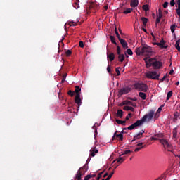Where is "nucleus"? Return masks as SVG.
Returning <instances> with one entry per match:
<instances>
[{
	"label": "nucleus",
	"instance_id": "1",
	"mask_svg": "<svg viewBox=\"0 0 180 180\" xmlns=\"http://www.w3.org/2000/svg\"><path fill=\"white\" fill-rule=\"evenodd\" d=\"M153 117H154V113H149L145 115L141 120H137L135 123L132 124L129 127H127L128 130H134L136 127H139L140 126H143L146 122H150L153 120Z\"/></svg>",
	"mask_w": 180,
	"mask_h": 180
},
{
	"label": "nucleus",
	"instance_id": "2",
	"mask_svg": "<svg viewBox=\"0 0 180 180\" xmlns=\"http://www.w3.org/2000/svg\"><path fill=\"white\" fill-rule=\"evenodd\" d=\"M153 117H154V113H149L145 115L141 120H137L135 123L132 124L129 127H127L128 130H134L136 127H139L140 126H143L146 122H150L153 120Z\"/></svg>",
	"mask_w": 180,
	"mask_h": 180
},
{
	"label": "nucleus",
	"instance_id": "3",
	"mask_svg": "<svg viewBox=\"0 0 180 180\" xmlns=\"http://www.w3.org/2000/svg\"><path fill=\"white\" fill-rule=\"evenodd\" d=\"M146 63V68H150V67H153L154 70H160L162 67V62L157 60L155 58L146 57L143 59Z\"/></svg>",
	"mask_w": 180,
	"mask_h": 180
},
{
	"label": "nucleus",
	"instance_id": "4",
	"mask_svg": "<svg viewBox=\"0 0 180 180\" xmlns=\"http://www.w3.org/2000/svg\"><path fill=\"white\" fill-rule=\"evenodd\" d=\"M135 53L136 56H146V57H151L153 54V49L148 45H144L142 47L136 48Z\"/></svg>",
	"mask_w": 180,
	"mask_h": 180
},
{
	"label": "nucleus",
	"instance_id": "5",
	"mask_svg": "<svg viewBox=\"0 0 180 180\" xmlns=\"http://www.w3.org/2000/svg\"><path fill=\"white\" fill-rule=\"evenodd\" d=\"M150 139L151 140H159L161 145L163 146L165 149H167V151L172 152V145H171L169 143H168L167 140H165L164 139H160L157 138V136H152L150 138Z\"/></svg>",
	"mask_w": 180,
	"mask_h": 180
},
{
	"label": "nucleus",
	"instance_id": "6",
	"mask_svg": "<svg viewBox=\"0 0 180 180\" xmlns=\"http://www.w3.org/2000/svg\"><path fill=\"white\" fill-rule=\"evenodd\" d=\"M79 92H81V88L79 87V86H76L75 92H73V94H76L75 101V103L78 105V106H81V104L82 103V102L81 101V94H79Z\"/></svg>",
	"mask_w": 180,
	"mask_h": 180
},
{
	"label": "nucleus",
	"instance_id": "7",
	"mask_svg": "<svg viewBox=\"0 0 180 180\" xmlns=\"http://www.w3.org/2000/svg\"><path fill=\"white\" fill-rule=\"evenodd\" d=\"M146 75L150 79H160V73L157 72V71H149Z\"/></svg>",
	"mask_w": 180,
	"mask_h": 180
},
{
	"label": "nucleus",
	"instance_id": "8",
	"mask_svg": "<svg viewBox=\"0 0 180 180\" xmlns=\"http://www.w3.org/2000/svg\"><path fill=\"white\" fill-rule=\"evenodd\" d=\"M136 89L142 91V92H147L148 91V86L144 83H138L135 85Z\"/></svg>",
	"mask_w": 180,
	"mask_h": 180
},
{
	"label": "nucleus",
	"instance_id": "9",
	"mask_svg": "<svg viewBox=\"0 0 180 180\" xmlns=\"http://www.w3.org/2000/svg\"><path fill=\"white\" fill-rule=\"evenodd\" d=\"M131 91V88L129 86L123 87L120 89L118 91L119 96H122V95H126V94H129Z\"/></svg>",
	"mask_w": 180,
	"mask_h": 180
},
{
	"label": "nucleus",
	"instance_id": "10",
	"mask_svg": "<svg viewBox=\"0 0 180 180\" xmlns=\"http://www.w3.org/2000/svg\"><path fill=\"white\" fill-rule=\"evenodd\" d=\"M85 172H86V169L84 172L81 171V169H79V170L77 171V172L76 173V174H75V179H77V180H82V179H81V176H82V175H85Z\"/></svg>",
	"mask_w": 180,
	"mask_h": 180
},
{
	"label": "nucleus",
	"instance_id": "11",
	"mask_svg": "<svg viewBox=\"0 0 180 180\" xmlns=\"http://www.w3.org/2000/svg\"><path fill=\"white\" fill-rule=\"evenodd\" d=\"M124 105H131V106H133L134 108H136V106H137V104L136 103H133L129 100H125L120 103V106H124Z\"/></svg>",
	"mask_w": 180,
	"mask_h": 180
},
{
	"label": "nucleus",
	"instance_id": "12",
	"mask_svg": "<svg viewBox=\"0 0 180 180\" xmlns=\"http://www.w3.org/2000/svg\"><path fill=\"white\" fill-rule=\"evenodd\" d=\"M125 160L126 158L123 157V154H121L120 155V157L117 159H115V160H113L112 165L115 164L116 161L117 162H118V164H122V162H123Z\"/></svg>",
	"mask_w": 180,
	"mask_h": 180
},
{
	"label": "nucleus",
	"instance_id": "13",
	"mask_svg": "<svg viewBox=\"0 0 180 180\" xmlns=\"http://www.w3.org/2000/svg\"><path fill=\"white\" fill-rule=\"evenodd\" d=\"M116 137H118L120 141H123V134L121 133L117 134V131L114 133V135L112 136V140H116Z\"/></svg>",
	"mask_w": 180,
	"mask_h": 180
},
{
	"label": "nucleus",
	"instance_id": "14",
	"mask_svg": "<svg viewBox=\"0 0 180 180\" xmlns=\"http://www.w3.org/2000/svg\"><path fill=\"white\" fill-rule=\"evenodd\" d=\"M143 134H144V130H142L141 132H139L136 135H135L133 138L132 141H136V140H139V139H141V137H143Z\"/></svg>",
	"mask_w": 180,
	"mask_h": 180
},
{
	"label": "nucleus",
	"instance_id": "15",
	"mask_svg": "<svg viewBox=\"0 0 180 180\" xmlns=\"http://www.w3.org/2000/svg\"><path fill=\"white\" fill-rule=\"evenodd\" d=\"M160 49H167L168 46L165 45V41L162 39L158 44H157Z\"/></svg>",
	"mask_w": 180,
	"mask_h": 180
},
{
	"label": "nucleus",
	"instance_id": "16",
	"mask_svg": "<svg viewBox=\"0 0 180 180\" xmlns=\"http://www.w3.org/2000/svg\"><path fill=\"white\" fill-rule=\"evenodd\" d=\"M120 42L121 45L122 46L123 49H129V46L127 45V42H126V40L123 39H120Z\"/></svg>",
	"mask_w": 180,
	"mask_h": 180
},
{
	"label": "nucleus",
	"instance_id": "17",
	"mask_svg": "<svg viewBox=\"0 0 180 180\" xmlns=\"http://www.w3.org/2000/svg\"><path fill=\"white\" fill-rule=\"evenodd\" d=\"M130 5L131 8H136L139 6V0H131Z\"/></svg>",
	"mask_w": 180,
	"mask_h": 180
},
{
	"label": "nucleus",
	"instance_id": "18",
	"mask_svg": "<svg viewBox=\"0 0 180 180\" xmlns=\"http://www.w3.org/2000/svg\"><path fill=\"white\" fill-rule=\"evenodd\" d=\"M107 57L109 58V60L112 62L115 60V53H110L109 54V52H107Z\"/></svg>",
	"mask_w": 180,
	"mask_h": 180
},
{
	"label": "nucleus",
	"instance_id": "19",
	"mask_svg": "<svg viewBox=\"0 0 180 180\" xmlns=\"http://www.w3.org/2000/svg\"><path fill=\"white\" fill-rule=\"evenodd\" d=\"M98 153H99V150H98V149H96V148L91 149V150H90V155L91 157H95V155L98 154Z\"/></svg>",
	"mask_w": 180,
	"mask_h": 180
},
{
	"label": "nucleus",
	"instance_id": "20",
	"mask_svg": "<svg viewBox=\"0 0 180 180\" xmlns=\"http://www.w3.org/2000/svg\"><path fill=\"white\" fill-rule=\"evenodd\" d=\"M124 110H127V112H129V110H130L131 112H134V108L133 107H130L129 105H124L123 107Z\"/></svg>",
	"mask_w": 180,
	"mask_h": 180
},
{
	"label": "nucleus",
	"instance_id": "21",
	"mask_svg": "<svg viewBox=\"0 0 180 180\" xmlns=\"http://www.w3.org/2000/svg\"><path fill=\"white\" fill-rule=\"evenodd\" d=\"M124 114L123 113H115L114 117L115 119H123Z\"/></svg>",
	"mask_w": 180,
	"mask_h": 180
},
{
	"label": "nucleus",
	"instance_id": "22",
	"mask_svg": "<svg viewBox=\"0 0 180 180\" xmlns=\"http://www.w3.org/2000/svg\"><path fill=\"white\" fill-rule=\"evenodd\" d=\"M139 95L143 101H146V99H147V94H146V93L141 91L139 93Z\"/></svg>",
	"mask_w": 180,
	"mask_h": 180
},
{
	"label": "nucleus",
	"instance_id": "23",
	"mask_svg": "<svg viewBox=\"0 0 180 180\" xmlns=\"http://www.w3.org/2000/svg\"><path fill=\"white\" fill-rule=\"evenodd\" d=\"M110 39L111 42L115 44V46H117V43L116 42V37H115V36H110Z\"/></svg>",
	"mask_w": 180,
	"mask_h": 180
},
{
	"label": "nucleus",
	"instance_id": "24",
	"mask_svg": "<svg viewBox=\"0 0 180 180\" xmlns=\"http://www.w3.org/2000/svg\"><path fill=\"white\" fill-rule=\"evenodd\" d=\"M118 56H118L119 61H120L121 63H123L125 58L124 55L120 53L118 54Z\"/></svg>",
	"mask_w": 180,
	"mask_h": 180
},
{
	"label": "nucleus",
	"instance_id": "25",
	"mask_svg": "<svg viewBox=\"0 0 180 180\" xmlns=\"http://www.w3.org/2000/svg\"><path fill=\"white\" fill-rule=\"evenodd\" d=\"M115 122H116V123H117V124L124 125L126 124V120H120L119 119H116Z\"/></svg>",
	"mask_w": 180,
	"mask_h": 180
},
{
	"label": "nucleus",
	"instance_id": "26",
	"mask_svg": "<svg viewBox=\"0 0 180 180\" xmlns=\"http://www.w3.org/2000/svg\"><path fill=\"white\" fill-rule=\"evenodd\" d=\"M133 12V8H127L123 11L124 15H127L128 13H131Z\"/></svg>",
	"mask_w": 180,
	"mask_h": 180
},
{
	"label": "nucleus",
	"instance_id": "27",
	"mask_svg": "<svg viewBox=\"0 0 180 180\" xmlns=\"http://www.w3.org/2000/svg\"><path fill=\"white\" fill-rule=\"evenodd\" d=\"M141 19L143 22V25L144 26H147V22H148V19H147V18H146V17H142Z\"/></svg>",
	"mask_w": 180,
	"mask_h": 180
},
{
	"label": "nucleus",
	"instance_id": "28",
	"mask_svg": "<svg viewBox=\"0 0 180 180\" xmlns=\"http://www.w3.org/2000/svg\"><path fill=\"white\" fill-rule=\"evenodd\" d=\"M164 105H162L157 110L156 113H161V112H165V110H164ZM163 109V110H162Z\"/></svg>",
	"mask_w": 180,
	"mask_h": 180
},
{
	"label": "nucleus",
	"instance_id": "29",
	"mask_svg": "<svg viewBox=\"0 0 180 180\" xmlns=\"http://www.w3.org/2000/svg\"><path fill=\"white\" fill-rule=\"evenodd\" d=\"M179 44H180V39L177 40L176 41V44H175V47H176V50H178V51H180V46H179Z\"/></svg>",
	"mask_w": 180,
	"mask_h": 180
},
{
	"label": "nucleus",
	"instance_id": "30",
	"mask_svg": "<svg viewBox=\"0 0 180 180\" xmlns=\"http://www.w3.org/2000/svg\"><path fill=\"white\" fill-rule=\"evenodd\" d=\"M115 34H116V36H117V39L120 41V39H122V38H120V34H119V32H117V28H116V27L115 28Z\"/></svg>",
	"mask_w": 180,
	"mask_h": 180
},
{
	"label": "nucleus",
	"instance_id": "31",
	"mask_svg": "<svg viewBox=\"0 0 180 180\" xmlns=\"http://www.w3.org/2000/svg\"><path fill=\"white\" fill-rule=\"evenodd\" d=\"M178 117H179V113H174V122H176V120H178Z\"/></svg>",
	"mask_w": 180,
	"mask_h": 180
},
{
	"label": "nucleus",
	"instance_id": "32",
	"mask_svg": "<svg viewBox=\"0 0 180 180\" xmlns=\"http://www.w3.org/2000/svg\"><path fill=\"white\" fill-rule=\"evenodd\" d=\"M115 174V170L111 172V173L108 175V176L105 180H110L112 176Z\"/></svg>",
	"mask_w": 180,
	"mask_h": 180
},
{
	"label": "nucleus",
	"instance_id": "33",
	"mask_svg": "<svg viewBox=\"0 0 180 180\" xmlns=\"http://www.w3.org/2000/svg\"><path fill=\"white\" fill-rule=\"evenodd\" d=\"M143 11H145V12L150 11V8L148 7V5H147V4H145L143 6Z\"/></svg>",
	"mask_w": 180,
	"mask_h": 180
},
{
	"label": "nucleus",
	"instance_id": "34",
	"mask_svg": "<svg viewBox=\"0 0 180 180\" xmlns=\"http://www.w3.org/2000/svg\"><path fill=\"white\" fill-rule=\"evenodd\" d=\"M79 169H80V171H82L83 172H85V171H88V169L86 168V165L80 167Z\"/></svg>",
	"mask_w": 180,
	"mask_h": 180
},
{
	"label": "nucleus",
	"instance_id": "35",
	"mask_svg": "<svg viewBox=\"0 0 180 180\" xmlns=\"http://www.w3.org/2000/svg\"><path fill=\"white\" fill-rule=\"evenodd\" d=\"M65 54H66V57H70V56L72 54V52L71 51V50L68 49L66 51Z\"/></svg>",
	"mask_w": 180,
	"mask_h": 180
},
{
	"label": "nucleus",
	"instance_id": "36",
	"mask_svg": "<svg viewBox=\"0 0 180 180\" xmlns=\"http://www.w3.org/2000/svg\"><path fill=\"white\" fill-rule=\"evenodd\" d=\"M171 96H172V91H170L167 93V99H169L171 98Z\"/></svg>",
	"mask_w": 180,
	"mask_h": 180
},
{
	"label": "nucleus",
	"instance_id": "37",
	"mask_svg": "<svg viewBox=\"0 0 180 180\" xmlns=\"http://www.w3.org/2000/svg\"><path fill=\"white\" fill-rule=\"evenodd\" d=\"M127 54H128L129 56H133V51H131V49H128L127 50Z\"/></svg>",
	"mask_w": 180,
	"mask_h": 180
},
{
	"label": "nucleus",
	"instance_id": "38",
	"mask_svg": "<svg viewBox=\"0 0 180 180\" xmlns=\"http://www.w3.org/2000/svg\"><path fill=\"white\" fill-rule=\"evenodd\" d=\"M79 2H75V4H73L74 8H75V9H78L79 8Z\"/></svg>",
	"mask_w": 180,
	"mask_h": 180
},
{
	"label": "nucleus",
	"instance_id": "39",
	"mask_svg": "<svg viewBox=\"0 0 180 180\" xmlns=\"http://www.w3.org/2000/svg\"><path fill=\"white\" fill-rule=\"evenodd\" d=\"M170 29H171L172 33H174L175 32V25H172L170 27Z\"/></svg>",
	"mask_w": 180,
	"mask_h": 180
},
{
	"label": "nucleus",
	"instance_id": "40",
	"mask_svg": "<svg viewBox=\"0 0 180 180\" xmlns=\"http://www.w3.org/2000/svg\"><path fill=\"white\" fill-rule=\"evenodd\" d=\"M160 22H161V18H159L158 17L156 18V21H155V26L157 27V26H158V23H160Z\"/></svg>",
	"mask_w": 180,
	"mask_h": 180
},
{
	"label": "nucleus",
	"instance_id": "41",
	"mask_svg": "<svg viewBox=\"0 0 180 180\" xmlns=\"http://www.w3.org/2000/svg\"><path fill=\"white\" fill-rule=\"evenodd\" d=\"M133 117V114L129 113L128 115L125 117V120H129V118Z\"/></svg>",
	"mask_w": 180,
	"mask_h": 180
},
{
	"label": "nucleus",
	"instance_id": "42",
	"mask_svg": "<svg viewBox=\"0 0 180 180\" xmlns=\"http://www.w3.org/2000/svg\"><path fill=\"white\" fill-rule=\"evenodd\" d=\"M103 174V172L99 173V174H98V176H97V178H96V180H99V179H101V178H102V174Z\"/></svg>",
	"mask_w": 180,
	"mask_h": 180
},
{
	"label": "nucleus",
	"instance_id": "43",
	"mask_svg": "<svg viewBox=\"0 0 180 180\" xmlns=\"http://www.w3.org/2000/svg\"><path fill=\"white\" fill-rule=\"evenodd\" d=\"M131 150H128L124 151V153L122 154H123V155H124L131 154Z\"/></svg>",
	"mask_w": 180,
	"mask_h": 180
},
{
	"label": "nucleus",
	"instance_id": "44",
	"mask_svg": "<svg viewBox=\"0 0 180 180\" xmlns=\"http://www.w3.org/2000/svg\"><path fill=\"white\" fill-rule=\"evenodd\" d=\"M168 5H169V3L167 1H165L164 4H163V8L165 9H167V8H168Z\"/></svg>",
	"mask_w": 180,
	"mask_h": 180
},
{
	"label": "nucleus",
	"instance_id": "45",
	"mask_svg": "<svg viewBox=\"0 0 180 180\" xmlns=\"http://www.w3.org/2000/svg\"><path fill=\"white\" fill-rule=\"evenodd\" d=\"M79 47H81V49H84V41H80L79 42Z\"/></svg>",
	"mask_w": 180,
	"mask_h": 180
},
{
	"label": "nucleus",
	"instance_id": "46",
	"mask_svg": "<svg viewBox=\"0 0 180 180\" xmlns=\"http://www.w3.org/2000/svg\"><path fill=\"white\" fill-rule=\"evenodd\" d=\"M176 4H177L178 8H176V11H180V0H177Z\"/></svg>",
	"mask_w": 180,
	"mask_h": 180
},
{
	"label": "nucleus",
	"instance_id": "47",
	"mask_svg": "<svg viewBox=\"0 0 180 180\" xmlns=\"http://www.w3.org/2000/svg\"><path fill=\"white\" fill-rule=\"evenodd\" d=\"M115 46H117V53L119 55V54H120V46H119V45H117V44Z\"/></svg>",
	"mask_w": 180,
	"mask_h": 180
},
{
	"label": "nucleus",
	"instance_id": "48",
	"mask_svg": "<svg viewBox=\"0 0 180 180\" xmlns=\"http://www.w3.org/2000/svg\"><path fill=\"white\" fill-rule=\"evenodd\" d=\"M141 148H144V146H141V147L136 148L134 150L135 153H137L138 151H140V150H141Z\"/></svg>",
	"mask_w": 180,
	"mask_h": 180
},
{
	"label": "nucleus",
	"instance_id": "49",
	"mask_svg": "<svg viewBox=\"0 0 180 180\" xmlns=\"http://www.w3.org/2000/svg\"><path fill=\"white\" fill-rule=\"evenodd\" d=\"M170 6L172 7L174 6H175V0H171L170 1Z\"/></svg>",
	"mask_w": 180,
	"mask_h": 180
},
{
	"label": "nucleus",
	"instance_id": "50",
	"mask_svg": "<svg viewBox=\"0 0 180 180\" xmlns=\"http://www.w3.org/2000/svg\"><path fill=\"white\" fill-rule=\"evenodd\" d=\"M127 99H129V101H133L134 102H136L137 101V98L134 97L131 98V97H128Z\"/></svg>",
	"mask_w": 180,
	"mask_h": 180
},
{
	"label": "nucleus",
	"instance_id": "51",
	"mask_svg": "<svg viewBox=\"0 0 180 180\" xmlns=\"http://www.w3.org/2000/svg\"><path fill=\"white\" fill-rule=\"evenodd\" d=\"M107 71L109 74H112V69H110V66L107 67Z\"/></svg>",
	"mask_w": 180,
	"mask_h": 180
},
{
	"label": "nucleus",
	"instance_id": "52",
	"mask_svg": "<svg viewBox=\"0 0 180 180\" xmlns=\"http://www.w3.org/2000/svg\"><path fill=\"white\" fill-rule=\"evenodd\" d=\"M167 79V75H165L162 79H160V82H164L165 79Z\"/></svg>",
	"mask_w": 180,
	"mask_h": 180
},
{
	"label": "nucleus",
	"instance_id": "53",
	"mask_svg": "<svg viewBox=\"0 0 180 180\" xmlns=\"http://www.w3.org/2000/svg\"><path fill=\"white\" fill-rule=\"evenodd\" d=\"M91 179V174H88L84 177V180H89Z\"/></svg>",
	"mask_w": 180,
	"mask_h": 180
},
{
	"label": "nucleus",
	"instance_id": "54",
	"mask_svg": "<svg viewBox=\"0 0 180 180\" xmlns=\"http://www.w3.org/2000/svg\"><path fill=\"white\" fill-rule=\"evenodd\" d=\"M115 72H117V75H120V71L119 70V68H116Z\"/></svg>",
	"mask_w": 180,
	"mask_h": 180
},
{
	"label": "nucleus",
	"instance_id": "55",
	"mask_svg": "<svg viewBox=\"0 0 180 180\" xmlns=\"http://www.w3.org/2000/svg\"><path fill=\"white\" fill-rule=\"evenodd\" d=\"M70 26H77V22H74V21H71L70 22Z\"/></svg>",
	"mask_w": 180,
	"mask_h": 180
},
{
	"label": "nucleus",
	"instance_id": "56",
	"mask_svg": "<svg viewBox=\"0 0 180 180\" xmlns=\"http://www.w3.org/2000/svg\"><path fill=\"white\" fill-rule=\"evenodd\" d=\"M68 95H70V96H74V93H72V91L70 90L68 92Z\"/></svg>",
	"mask_w": 180,
	"mask_h": 180
},
{
	"label": "nucleus",
	"instance_id": "57",
	"mask_svg": "<svg viewBox=\"0 0 180 180\" xmlns=\"http://www.w3.org/2000/svg\"><path fill=\"white\" fill-rule=\"evenodd\" d=\"M162 136V134H155V137H157L158 139H160V137Z\"/></svg>",
	"mask_w": 180,
	"mask_h": 180
},
{
	"label": "nucleus",
	"instance_id": "58",
	"mask_svg": "<svg viewBox=\"0 0 180 180\" xmlns=\"http://www.w3.org/2000/svg\"><path fill=\"white\" fill-rule=\"evenodd\" d=\"M144 144V143L143 142H139V143H137V147H141V146H143Z\"/></svg>",
	"mask_w": 180,
	"mask_h": 180
},
{
	"label": "nucleus",
	"instance_id": "59",
	"mask_svg": "<svg viewBox=\"0 0 180 180\" xmlns=\"http://www.w3.org/2000/svg\"><path fill=\"white\" fill-rule=\"evenodd\" d=\"M162 16H164V15H162V13H159L158 18H159L160 19H162Z\"/></svg>",
	"mask_w": 180,
	"mask_h": 180
},
{
	"label": "nucleus",
	"instance_id": "60",
	"mask_svg": "<svg viewBox=\"0 0 180 180\" xmlns=\"http://www.w3.org/2000/svg\"><path fill=\"white\" fill-rule=\"evenodd\" d=\"M95 176H96V174H90V178H95Z\"/></svg>",
	"mask_w": 180,
	"mask_h": 180
},
{
	"label": "nucleus",
	"instance_id": "61",
	"mask_svg": "<svg viewBox=\"0 0 180 180\" xmlns=\"http://www.w3.org/2000/svg\"><path fill=\"white\" fill-rule=\"evenodd\" d=\"M118 165H119L115 163L114 165H113L114 169H116V168H117V166H118Z\"/></svg>",
	"mask_w": 180,
	"mask_h": 180
},
{
	"label": "nucleus",
	"instance_id": "62",
	"mask_svg": "<svg viewBox=\"0 0 180 180\" xmlns=\"http://www.w3.org/2000/svg\"><path fill=\"white\" fill-rule=\"evenodd\" d=\"M173 137L175 139L176 138V131L174 132Z\"/></svg>",
	"mask_w": 180,
	"mask_h": 180
},
{
	"label": "nucleus",
	"instance_id": "63",
	"mask_svg": "<svg viewBox=\"0 0 180 180\" xmlns=\"http://www.w3.org/2000/svg\"><path fill=\"white\" fill-rule=\"evenodd\" d=\"M158 13H162V10H161V8L158 9Z\"/></svg>",
	"mask_w": 180,
	"mask_h": 180
},
{
	"label": "nucleus",
	"instance_id": "64",
	"mask_svg": "<svg viewBox=\"0 0 180 180\" xmlns=\"http://www.w3.org/2000/svg\"><path fill=\"white\" fill-rule=\"evenodd\" d=\"M117 113H123V110H118Z\"/></svg>",
	"mask_w": 180,
	"mask_h": 180
}]
</instances>
